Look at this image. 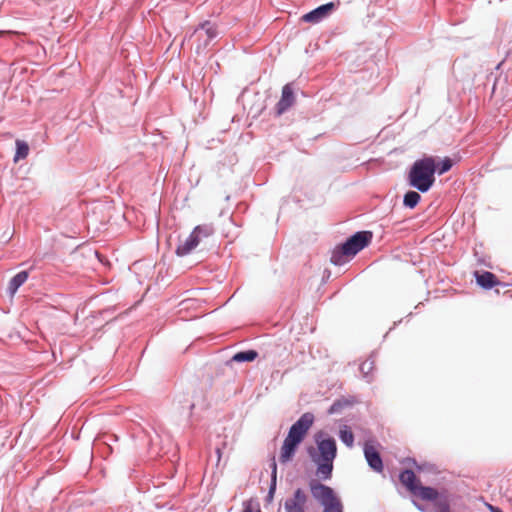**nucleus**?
Here are the masks:
<instances>
[{"label":"nucleus","instance_id":"obj_15","mask_svg":"<svg viewBox=\"0 0 512 512\" xmlns=\"http://www.w3.org/2000/svg\"><path fill=\"white\" fill-rule=\"evenodd\" d=\"M27 279V271H21L17 273L8 284V292L10 293V295L13 296L17 292L18 288L27 281Z\"/></svg>","mask_w":512,"mask_h":512},{"label":"nucleus","instance_id":"obj_21","mask_svg":"<svg viewBox=\"0 0 512 512\" xmlns=\"http://www.w3.org/2000/svg\"><path fill=\"white\" fill-rule=\"evenodd\" d=\"M437 512H450L449 502L446 496L440 497L434 504Z\"/></svg>","mask_w":512,"mask_h":512},{"label":"nucleus","instance_id":"obj_17","mask_svg":"<svg viewBox=\"0 0 512 512\" xmlns=\"http://www.w3.org/2000/svg\"><path fill=\"white\" fill-rule=\"evenodd\" d=\"M29 154V146L25 141L16 140V153L14 156V162H18L21 159H25Z\"/></svg>","mask_w":512,"mask_h":512},{"label":"nucleus","instance_id":"obj_13","mask_svg":"<svg viewBox=\"0 0 512 512\" xmlns=\"http://www.w3.org/2000/svg\"><path fill=\"white\" fill-rule=\"evenodd\" d=\"M475 278L477 284L484 289H491L494 286L500 284V281L497 279V277L489 271H485L483 273H479L478 271H476Z\"/></svg>","mask_w":512,"mask_h":512},{"label":"nucleus","instance_id":"obj_3","mask_svg":"<svg viewBox=\"0 0 512 512\" xmlns=\"http://www.w3.org/2000/svg\"><path fill=\"white\" fill-rule=\"evenodd\" d=\"M436 162L433 157H424L414 162L409 173V185L420 192H427L435 182Z\"/></svg>","mask_w":512,"mask_h":512},{"label":"nucleus","instance_id":"obj_16","mask_svg":"<svg viewBox=\"0 0 512 512\" xmlns=\"http://www.w3.org/2000/svg\"><path fill=\"white\" fill-rule=\"evenodd\" d=\"M258 356V353L255 350H247L236 353L232 357V361L235 362H251L254 361Z\"/></svg>","mask_w":512,"mask_h":512},{"label":"nucleus","instance_id":"obj_11","mask_svg":"<svg viewBox=\"0 0 512 512\" xmlns=\"http://www.w3.org/2000/svg\"><path fill=\"white\" fill-rule=\"evenodd\" d=\"M399 480L403 486L406 487V489L410 493H414L416 488L420 485L419 479L416 477L415 473L412 470H404L399 475Z\"/></svg>","mask_w":512,"mask_h":512},{"label":"nucleus","instance_id":"obj_4","mask_svg":"<svg viewBox=\"0 0 512 512\" xmlns=\"http://www.w3.org/2000/svg\"><path fill=\"white\" fill-rule=\"evenodd\" d=\"M309 489L314 500L323 507L322 512H344L341 498L331 487L312 479L309 482Z\"/></svg>","mask_w":512,"mask_h":512},{"label":"nucleus","instance_id":"obj_10","mask_svg":"<svg viewBox=\"0 0 512 512\" xmlns=\"http://www.w3.org/2000/svg\"><path fill=\"white\" fill-rule=\"evenodd\" d=\"M295 101L293 89L290 84H286L282 89V96L276 106L277 115L283 114L290 108Z\"/></svg>","mask_w":512,"mask_h":512},{"label":"nucleus","instance_id":"obj_9","mask_svg":"<svg viewBox=\"0 0 512 512\" xmlns=\"http://www.w3.org/2000/svg\"><path fill=\"white\" fill-rule=\"evenodd\" d=\"M364 455L369 466L376 472L383 471V462L376 447L371 442L364 445Z\"/></svg>","mask_w":512,"mask_h":512},{"label":"nucleus","instance_id":"obj_6","mask_svg":"<svg viewBox=\"0 0 512 512\" xmlns=\"http://www.w3.org/2000/svg\"><path fill=\"white\" fill-rule=\"evenodd\" d=\"M371 239L372 233L370 231L357 232L341 246V253L345 256H354L368 246Z\"/></svg>","mask_w":512,"mask_h":512},{"label":"nucleus","instance_id":"obj_1","mask_svg":"<svg viewBox=\"0 0 512 512\" xmlns=\"http://www.w3.org/2000/svg\"><path fill=\"white\" fill-rule=\"evenodd\" d=\"M315 442L316 447H309L308 454L317 466V477L321 480H329L332 477L333 462L337 455L336 441L326 433L319 432L315 435Z\"/></svg>","mask_w":512,"mask_h":512},{"label":"nucleus","instance_id":"obj_23","mask_svg":"<svg viewBox=\"0 0 512 512\" xmlns=\"http://www.w3.org/2000/svg\"><path fill=\"white\" fill-rule=\"evenodd\" d=\"M254 500L250 499L243 503V511L242 512H253L254 510Z\"/></svg>","mask_w":512,"mask_h":512},{"label":"nucleus","instance_id":"obj_18","mask_svg":"<svg viewBox=\"0 0 512 512\" xmlns=\"http://www.w3.org/2000/svg\"><path fill=\"white\" fill-rule=\"evenodd\" d=\"M421 199V196L418 192L416 191H408L405 195H404V199H403V204L404 206L410 208V209H413L417 206V204L419 203Z\"/></svg>","mask_w":512,"mask_h":512},{"label":"nucleus","instance_id":"obj_8","mask_svg":"<svg viewBox=\"0 0 512 512\" xmlns=\"http://www.w3.org/2000/svg\"><path fill=\"white\" fill-rule=\"evenodd\" d=\"M307 495L298 488L293 496L285 501L284 507L286 512H306Z\"/></svg>","mask_w":512,"mask_h":512},{"label":"nucleus","instance_id":"obj_20","mask_svg":"<svg viewBox=\"0 0 512 512\" xmlns=\"http://www.w3.org/2000/svg\"><path fill=\"white\" fill-rule=\"evenodd\" d=\"M453 166V162L450 158H444L438 165H436V171L438 174H444L449 171Z\"/></svg>","mask_w":512,"mask_h":512},{"label":"nucleus","instance_id":"obj_25","mask_svg":"<svg viewBox=\"0 0 512 512\" xmlns=\"http://www.w3.org/2000/svg\"><path fill=\"white\" fill-rule=\"evenodd\" d=\"M492 512H502L500 509L490 506Z\"/></svg>","mask_w":512,"mask_h":512},{"label":"nucleus","instance_id":"obj_19","mask_svg":"<svg viewBox=\"0 0 512 512\" xmlns=\"http://www.w3.org/2000/svg\"><path fill=\"white\" fill-rule=\"evenodd\" d=\"M340 439L348 447H352L354 443V435L347 427L340 430Z\"/></svg>","mask_w":512,"mask_h":512},{"label":"nucleus","instance_id":"obj_24","mask_svg":"<svg viewBox=\"0 0 512 512\" xmlns=\"http://www.w3.org/2000/svg\"><path fill=\"white\" fill-rule=\"evenodd\" d=\"M276 463L273 464V473H272V485L270 488V494L274 492L276 485Z\"/></svg>","mask_w":512,"mask_h":512},{"label":"nucleus","instance_id":"obj_7","mask_svg":"<svg viewBox=\"0 0 512 512\" xmlns=\"http://www.w3.org/2000/svg\"><path fill=\"white\" fill-rule=\"evenodd\" d=\"M334 9H335V4L330 2L327 4L321 5V6L317 7L316 9L304 14L301 17V20L303 22L316 24V23H319L320 21H322L323 19H325L326 17H328L333 12Z\"/></svg>","mask_w":512,"mask_h":512},{"label":"nucleus","instance_id":"obj_22","mask_svg":"<svg viewBox=\"0 0 512 512\" xmlns=\"http://www.w3.org/2000/svg\"><path fill=\"white\" fill-rule=\"evenodd\" d=\"M373 369H374V363H373V361H370V360H366L360 365V370L365 376H368L372 372Z\"/></svg>","mask_w":512,"mask_h":512},{"label":"nucleus","instance_id":"obj_2","mask_svg":"<svg viewBox=\"0 0 512 512\" xmlns=\"http://www.w3.org/2000/svg\"><path fill=\"white\" fill-rule=\"evenodd\" d=\"M314 422V416L311 413H304L289 429L288 435L285 438L280 450L279 460L281 463L289 462L299 444L306 437L309 429Z\"/></svg>","mask_w":512,"mask_h":512},{"label":"nucleus","instance_id":"obj_26","mask_svg":"<svg viewBox=\"0 0 512 512\" xmlns=\"http://www.w3.org/2000/svg\"><path fill=\"white\" fill-rule=\"evenodd\" d=\"M257 512H261V510H260V509H258V510H257Z\"/></svg>","mask_w":512,"mask_h":512},{"label":"nucleus","instance_id":"obj_12","mask_svg":"<svg viewBox=\"0 0 512 512\" xmlns=\"http://www.w3.org/2000/svg\"><path fill=\"white\" fill-rule=\"evenodd\" d=\"M413 495L419 497L421 500L432 501L434 504L443 496L440 495L435 488L422 486L421 484L416 488Z\"/></svg>","mask_w":512,"mask_h":512},{"label":"nucleus","instance_id":"obj_5","mask_svg":"<svg viewBox=\"0 0 512 512\" xmlns=\"http://www.w3.org/2000/svg\"><path fill=\"white\" fill-rule=\"evenodd\" d=\"M213 232L214 229L211 225L196 226L185 241L178 245L176 254L181 257L188 255L199 245L203 238L211 236Z\"/></svg>","mask_w":512,"mask_h":512},{"label":"nucleus","instance_id":"obj_14","mask_svg":"<svg viewBox=\"0 0 512 512\" xmlns=\"http://www.w3.org/2000/svg\"><path fill=\"white\" fill-rule=\"evenodd\" d=\"M215 36L216 30L208 24L202 25L193 35L197 40H203L204 46H207Z\"/></svg>","mask_w":512,"mask_h":512}]
</instances>
